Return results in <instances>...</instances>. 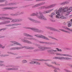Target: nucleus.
Wrapping results in <instances>:
<instances>
[{
	"mask_svg": "<svg viewBox=\"0 0 72 72\" xmlns=\"http://www.w3.org/2000/svg\"><path fill=\"white\" fill-rule=\"evenodd\" d=\"M23 48H25L26 49H34L33 47L24 46L23 47L12 48L10 49V50H19V49H23Z\"/></svg>",
	"mask_w": 72,
	"mask_h": 72,
	"instance_id": "1",
	"label": "nucleus"
},
{
	"mask_svg": "<svg viewBox=\"0 0 72 72\" xmlns=\"http://www.w3.org/2000/svg\"><path fill=\"white\" fill-rule=\"evenodd\" d=\"M38 15V14H36L35 13H33L31 15L32 16H35V15H37V17L39 18V19H42V20H44V19H45V17H44V15H42V14H41V13L40 12L39 14Z\"/></svg>",
	"mask_w": 72,
	"mask_h": 72,
	"instance_id": "2",
	"label": "nucleus"
},
{
	"mask_svg": "<svg viewBox=\"0 0 72 72\" xmlns=\"http://www.w3.org/2000/svg\"><path fill=\"white\" fill-rule=\"evenodd\" d=\"M53 59H59L62 60V59H66V60H71L72 58L68 57H55L53 58Z\"/></svg>",
	"mask_w": 72,
	"mask_h": 72,
	"instance_id": "3",
	"label": "nucleus"
},
{
	"mask_svg": "<svg viewBox=\"0 0 72 72\" xmlns=\"http://www.w3.org/2000/svg\"><path fill=\"white\" fill-rule=\"evenodd\" d=\"M56 55L57 56H66L69 57H72V56L67 54H62L59 53H56Z\"/></svg>",
	"mask_w": 72,
	"mask_h": 72,
	"instance_id": "4",
	"label": "nucleus"
},
{
	"mask_svg": "<svg viewBox=\"0 0 72 72\" xmlns=\"http://www.w3.org/2000/svg\"><path fill=\"white\" fill-rule=\"evenodd\" d=\"M63 7L62 8L60 7V8L58 10V11H57V10H56L55 12H56V13L58 15V16H60V13L63 11Z\"/></svg>",
	"mask_w": 72,
	"mask_h": 72,
	"instance_id": "5",
	"label": "nucleus"
},
{
	"mask_svg": "<svg viewBox=\"0 0 72 72\" xmlns=\"http://www.w3.org/2000/svg\"><path fill=\"white\" fill-rule=\"evenodd\" d=\"M57 50H54L53 49L47 51L48 52H50L51 54H53L54 55L55 54V53L54 52H57Z\"/></svg>",
	"mask_w": 72,
	"mask_h": 72,
	"instance_id": "6",
	"label": "nucleus"
},
{
	"mask_svg": "<svg viewBox=\"0 0 72 72\" xmlns=\"http://www.w3.org/2000/svg\"><path fill=\"white\" fill-rule=\"evenodd\" d=\"M46 28H47V29H49V30H53V31H57V32H60V31L58 30L51 27H46Z\"/></svg>",
	"mask_w": 72,
	"mask_h": 72,
	"instance_id": "7",
	"label": "nucleus"
},
{
	"mask_svg": "<svg viewBox=\"0 0 72 72\" xmlns=\"http://www.w3.org/2000/svg\"><path fill=\"white\" fill-rule=\"evenodd\" d=\"M57 5V4L55 3L54 4H52L49 6H46L45 9H49V8H52V7H54L55 6H56Z\"/></svg>",
	"mask_w": 72,
	"mask_h": 72,
	"instance_id": "8",
	"label": "nucleus"
},
{
	"mask_svg": "<svg viewBox=\"0 0 72 72\" xmlns=\"http://www.w3.org/2000/svg\"><path fill=\"white\" fill-rule=\"evenodd\" d=\"M30 29L32 30L33 31L37 32H42V31L40 30L34 28H30Z\"/></svg>",
	"mask_w": 72,
	"mask_h": 72,
	"instance_id": "9",
	"label": "nucleus"
},
{
	"mask_svg": "<svg viewBox=\"0 0 72 72\" xmlns=\"http://www.w3.org/2000/svg\"><path fill=\"white\" fill-rule=\"evenodd\" d=\"M10 42H11L12 43H13V44H12L11 45V46H13L14 45H15V44H16V45H20L21 46H22V45H21V44L18 43V42H17L15 41H11Z\"/></svg>",
	"mask_w": 72,
	"mask_h": 72,
	"instance_id": "10",
	"label": "nucleus"
},
{
	"mask_svg": "<svg viewBox=\"0 0 72 72\" xmlns=\"http://www.w3.org/2000/svg\"><path fill=\"white\" fill-rule=\"evenodd\" d=\"M0 19H2V20H4V19H10V20H13V19L11 18L10 17H0Z\"/></svg>",
	"mask_w": 72,
	"mask_h": 72,
	"instance_id": "11",
	"label": "nucleus"
},
{
	"mask_svg": "<svg viewBox=\"0 0 72 72\" xmlns=\"http://www.w3.org/2000/svg\"><path fill=\"white\" fill-rule=\"evenodd\" d=\"M56 17L57 18H60L61 19H66V17L64 16H61L60 14V16H58L56 15Z\"/></svg>",
	"mask_w": 72,
	"mask_h": 72,
	"instance_id": "12",
	"label": "nucleus"
},
{
	"mask_svg": "<svg viewBox=\"0 0 72 72\" xmlns=\"http://www.w3.org/2000/svg\"><path fill=\"white\" fill-rule=\"evenodd\" d=\"M21 40L23 42H26V43H27L28 44H32V42H30V41L27 40H25L23 39H21Z\"/></svg>",
	"mask_w": 72,
	"mask_h": 72,
	"instance_id": "13",
	"label": "nucleus"
},
{
	"mask_svg": "<svg viewBox=\"0 0 72 72\" xmlns=\"http://www.w3.org/2000/svg\"><path fill=\"white\" fill-rule=\"evenodd\" d=\"M62 12H68V7H66L63 9Z\"/></svg>",
	"mask_w": 72,
	"mask_h": 72,
	"instance_id": "14",
	"label": "nucleus"
},
{
	"mask_svg": "<svg viewBox=\"0 0 72 72\" xmlns=\"http://www.w3.org/2000/svg\"><path fill=\"white\" fill-rule=\"evenodd\" d=\"M22 21V19H15L13 20L11 22H20V21Z\"/></svg>",
	"mask_w": 72,
	"mask_h": 72,
	"instance_id": "15",
	"label": "nucleus"
},
{
	"mask_svg": "<svg viewBox=\"0 0 72 72\" xmlns=\"http://www.w3.org/2000/svg\"><path fill=\"white\" fill-rule=\"evenodd\" d=\"M14 8H16V7L14 8L13 7H8L3 8V10H6V9H14Z\"/></svg>",
	"mask_w": 72,
	"mask_h": 72,
	"instance_id": "16",
	"label": "nucleus"
},
{
	"mask_svg": "<svg viewBox=\"0 0 72 72\" xmlns=\"http://www.w3.org/2000/svg\"><path fill=\"white\" fill-rule=\"evenodd\" d=\"M35 36L38 37H39V38H42V39H45V36L41 35H35Z\"/></svg>",
	"mask_w": 72,
	"mask_h": 72,
	"instance_id": "17",
	"label": "nucleus"
},
{
	"mask_svg": "<svg viewBox=\"0 0 72 72\" xmlns=\"http://www.w3.org/2000/svg\"><path fill=\"white\" fill-rule=\"evenodd\" d=\"M28 19H29V20H30V21H32L33 22H34L35 23H40V22L39 21H37L35 20L30 17H28Z\"/></svg>",
	"mask_w": 72,
	"mask_h": 72,
	"instance_id": "18",
	"label": "nucleus"
},
{
	"mask_svg": "<svg viewBox=\"0 0 72 72\" xmlns=\"http://www.w3.org/2000/svg\"><path fill=\"white\" fill-rule=\"evenodd\" d=\"M69 3V1H66L65 2H63V3H61L59 4V5H64V4H68Z\"/></svg>",
	"mask_w": 72,
	"mask_h": 72,
	"instance_id": "19",
	"label": "nucleus"
},
{
	"mask_svg": "<svg viewBox=\"0 0 72 72\" xmlns=\"http://www.w3.org/2000/svg\"><path fill=\"white\" fill-rule=\"evenodd\" d=\"M59 30H60V31H62L63 32H66V33H71V32L68 31H66L64 30V29H59Z\"/></svg>",
	"mask_w": 72,
	"mask_h": 72,
	"instance_id": "20",
	"label": "nucleus"
},
{
	"mask_svg": "<svg viewBox=\"0 0 72 72\" xmlns=\"http://www.w3.org/2000/svg\"><path fill=\"white\" fill-rule=\"evenodd\" d=\"M55 15V13L53 12L52 13H51V15H50L49 16L50 18H51L52 19H53V17H54V15Z\"/></svg>",
	"mask_w": 72,
	"mask_h": 72,
	"instance_id": "21",
	"label": "nucleus"
},
{
	"mask_svg": "<svg viewBox=\"0 0 72 72\" xmlns=\"http://www.w3.org/2000/svg\"><path fill=\"white\" fill-rule=\"evenodd\" d=\"M25 39H27V40H35L36 39L34 38H24Z\"/></svg>",
	"mask_w": 72,
	"mask_h": 72,
	"instance_id": "22",
	"label": "nucleus"
},
{
	"mask_svg": "<svg viewBox=\"0 0 72 72\" xmlns=\"http://www.w3.org/2000/svg\"><path fill=\"white\" fill-rule=\"evenodd\" d=\"M38 48L40 49L41 50H42V51L45 50V48L43 47H38Z\"/></svg>",
	"mask_w": 72,
	"mask_h": 72,
	"instance_id": "23",
	"label": "nucleus"
},
{
	"mask_svg": "<svg viewBox=\"0 0 72 72\" xmlns=\"http://www.w3.org/2000/svg\"><path fill=\"white\" fill-rule=\"evenodd\" d=\"M72 11V7H70L69 9H68V12H67L68 13H69Z\"/></svg>",
	"mask_w": 72,
	"mask_h": 72,
	"instance_id": "24",
	"label": "nucleus"
},
{
	"mask_svg": "<svg viewBox=\"0 0 72 72\" xmlns=\"http://www.w3.org/2000/svg\"><path fill=\"white\" fill-rule=\"evenodd\" d=\"M18 68H8L7 70H17Z\"/></svg>",
	"mask_w": 72,
	"mask_h": 72,
	"instance_id": "25",
	"label": "nucleus"
},
{
	"mask_svg": "<svg viewBox=\"0 0 72 72\" xmlns=\"http://www.w3.org/2000/svg\"><path fill=\"white\" fill-rule=\"evenodd\" d=\"M48 37L50 38H51V39H53V40H56L57 41H58V39L53 37H51L50 36H48Z\"/></svg>",
	"mask_w": 72,
	"mask_h": 72,
	"instance_id": "26",
	"label": "nucleus"
},
{
	"mask_svg": "<svg viewBox=\"0 0 72 72\" xmlns=\"http://www.w3.org/2000/svg\"><path fill=\"white\" fill-rule=\"evenodd\" d=\"M62 28H64L65 30H68L69 31V30L70 29H69V28H68L67 27L63 26H62Z\"/></svg>",
	"mask_w": 72,
	"mask_h": 72,
	"instance_id": "27",
	"label": "nucleus"
},
{
	"mask_svg": "<svg viewBox=\"0 0 72 72\" xmlns=\"http://www.w3.org/2000/svg\"><path fill=\"white\" fill-rule=\"evenodd\" d=\"M10 21H5L4 22H2V24H6V23H10Z\"/></svg>",
	"mask_w": 72,
	"mask_h": 72,
	"instance_id": "28",
	"label": "nucleus"
},
{
	"mask_svg": "<svg viewBox=\"0 0 72 72\" xmlns=\"http://www.w3.org/2000/svg\"><path fill=\"white\" fill-rule=\"evenodd\" d=\"M24 36H30V37H33V36L29 35V34H28L26 33H24Z\"/></svg>",
	"mask_w": 72,
	"mask_h": 72,
	"instance_id": "29",
	"label": "nucleus"
},
{
	"mask_svg": "<svg viewBox=\"0 0 72 72\" xmlns=\"http://www.w3.org/2000/svg\"><path fill=\"white\" fill-rule=\"evenodd\" d=\"M45 64H46V65L48 66V67H52V68H54V66H53V65L49 64H48L47 63H45Z\"/></svg>",
	"mask_w": 72,
	"mask_h": 72,
	"instance_id": "30",
	"label": "nucleus"
},
{
	"mask_svg": "<svg viewBox=\"0 0 72 72\" xmlns=\"http://www.w3.org/2000/svg\"><path fill=\"white\" fill-rule=\"evenodd\" d=\"M53 43H51L50 42H46V45H53Z\"/></svg>",
	"mask_w": 72,
	"mask_h": 72,
	"instance_id": "31",
	"label": "nucleus"
},
{
	"mask_svg": "<svg viewBox=\"0 0 72 72\" xmlns=\"http://www.w3.org/2000/svg\"><path fill=\"white\" fill-rule=\"evenodd\" d=\"M53 10V9H52L51 10H48L47 11H46V13H50V12H51V11H52V10Z\"/></svg>",
	"mask_w": 72,
	"mask_h": 72,
	"instance_id": "32",
	"label": "nucleus"
},
{
	"mask_svg": "<svg viewBox=\"0 0 72 72\" xmlns=\"http://www.w3.org/2000/svg\"><path fill=\"white\" fill-rule=\"evenodd\" d=\"M35 60H37V61H40V62H41L42 61H44V60H44L42 59H36Z\"/></svg>",
	"mask_w": 72,
	"mask_h": 72,
	"instance_id": "33",
	"label": "nucleus"
},
{
	"mask_svg": "<svg viewBox=\"0 0 72 72\" xmlns=\"http://www.w3.org/2000/svg\"><path fill=\"white\" fill-rule=\"evenodd\" d=\"M40 5H41V4H38L34 6L33 8H35V7H37V6H40Z\"/></svg>",
	"mask_w": 72,
	"mask_h": 72,
	"instance_id": "34",
	"label": "nucleus"
},
{
	"mask_svg": "<svg viewBox=\"0 0 72 72\" xmlns=\"http://www.w3.org/2000/svg\"><path fill=\"white\" fill-rule=\"evenodd\" d=\"M35 64H37V65H40V63L37 62H35Z\"/></svg>",
	"mask_w": 72,
	"mask_h": 72,
	"instance_id": "35",
	"label": "nucleus"
},
{
	"mask_svg": "<svg viewBox=\"0 0 72 72\" xmlns=\"http://www.w3.org/2000/svg\"><path fill=\"white\" fill-rule=\"evenodd\" d=\"M30 64H35V61H33L32 62H30Z\"/></svg>",
	"mask_w": 72,
	"mask_h": 72,
	"instance_id": "36",
	"label": "nucleus"
},
{
	"mask_svg": "<svg viewBox=\"0 0 72 72\" xmlns=\"http://www.w3.org/2000/svg\"><path fill=\"white\" fill-rule=\"evenodd\" d=\"M45 49H51V47H45Z\"/></svg>",
	"mask_w": 72,
	"mask_h": 72,
	"instance_id": "37",
	"label": "nucleus"
},
{
	"mask_svg": "<svg viewBox=\"0 0 72 72\" xmlns=\"http://www.w3.org/2000/svg\"><path fill=\"white\" fill-rule=\"evenodd\" d=\"M56 49H57V51H62V50H61V49L59 50V49L58 48H56Z\"/></svg>",
	"mask_w": 72,
	"mask_h": 72,
	"instance_id": "38",
	"label": "nucleus"
},
{
	"mask_svg": "<svg viewBox=\"0 0 72 72\" xmlns=\"http://www.w3.org/2000/svg\"><path fill=\"white\" fill-rule=\"evenodd\" d=\"M0 48L4 49V48H5V47L4 46L3 47V46L1 45V44H0Z\"/></svg>",
	"mask_w": 72,
	"mask_h": 72,
	"instance_id": "39",
	"label": "nucleus"
},
{
	"mask_svg": "<svg viewBox=\"0 0 72 72\" xmlns=\"http://www.w3.org/2000/svg\"><path fill=\"white\" fill-rule=\"evenodd\" d=\"M22 62L23 63H25L27 62V61L25 60H24L22 61Z\"/></svg>",
	"mask_w": 72,
	"mask_h": 72,
	"instance_id": "40",
	"label": "nucleus"
},
{
	"mask_svg": "<svg viewBox=\"0 0 72 72\" xmlns=\"http://www.w3.org/2000/svg\"><path fill=\"white\" fill-rule=\"evenodd\" d=\"M5 1V0H0V3H3Z\"/></svg>",
	"mask_w": 72,
	"mask_h": 72,
	"instance_id": "41",
	"label": "nucleus"
},
{
	"mask_svg": "<svg viewBox=\"0 0 72 72\" xmlns=\"http://www.w3.org/2000/svg\"><path fill=\"white\" fill-rule=\"evenodd\" d=\"M71 26V24L70 23H69L68 24V27H70V26Z\"/></svg>",
	"mask_w": 72,
	"mask_h": 72,
	"instance_id": "42",
	"label": "nucleus"
},
{
	"mask_svg": "<svg viewBox=\"0 0 72 72\" xmlns=\"http://www.w3.org/2000/svg\"><path fill=\"white\" fill-rule=\"evenodd\" d=\"M53 68H54V69H56V70H59V68H55V67H53Z\"/></svg>",
	"mask_w": 72,
	"mask_h": 72,
	"instance_id": "43",
	"label": "nucleus"
},
{
	"mask_svg": "<svg viewBox=\"0 0 72 72\" xmlns=\"http://www.w3.org/2000/svg\"><path fill=\"white\" fill-rule=\"evenodd\" d=\"M6 28H3L2 29H0V31H1V30H3V31H4V30H6Z\"/></svg>",
	"mask_w": 72,
	"mask_h": 72,
	"instance_id": "44",
	"label": "nucleus"
},
{
	"mask_svg": "<svg viewBox=\"0 0 72 72\" xmlns=\"http://www.w3.org/2000/svg\"><path fill=\"white\" fill-rule=\"evenodd\" d=\"M5 6V5L4 4H0V6Z\"/></svg>",
	"mask_w": 72,
	"mask_h": 72,
	"instance_id": "45",
	"label": "nucleus"
},
{
	"mask_svg": "<svg viewBox=\"0 0 72 72\" xmlns=\"http://www.w3.org/2000/svg\"><path fill=\"white\" fill-rule=\"evenodd\" d=\"M52 64H56V62H51Z\"/></svg>",
	"mask_w": 72,
	"mask_h": 72,
	"instance_id": "46",
	"label": "nucleus"
},
{
	"mask_svg": "<svg viewBox=\"0 0 72 72\" xmlns=\"http://www.w3.org/2000/svg\"><path fill=\"white\" fill-rule=\"evenodd\" d=\"M2 15H3L4 16H6V15H8V14H3Z\"/></svg>",
	"mask_w": 72,
	"mask_h": 72,
	"instance_id": "47",
	"label": "nucleus"
},
{
	"mask_svg": "<svg viewBox=\"0 0 72 72\" xmlns=\"http://www.w3.org/2000/svg\"><path fill=\"white\" fill-rule=\"evenodd\" d=\"M22 13H20L19 12H18L17 13V15H21V14Z\"/></svg>",
	"mask_w": 72,
	"mask_h": 72,
	"instance_id": "48",
	"label": "nucleus"
},
{
	"mask_svg": "<svg viewBox=\"0 0 72 72\" xmlns=\"http://www.w3.org/2000/svg\"><path fill=\"white\" fill-rule=\"evenodd\" d=\"M13 26H17L18 25H19V24H14L12 25Z\"/></svg>",
	"mask_w": 72,
	"mask_h": 72,
	"instance_id": "49",
	"label": "nucleus"
},
{
	"mask_svg": "<svg viewBox=\"0 0 72 72\" xmlns=\"http://www.w3.org/2000/svg\"><path fill=\"white\" fill-rule=\"evenodd\" d=\"M45 39L47 40H49V39L47 37H45Z\"/></svg>",
	"mask_w": 72,
	"mask_h": 72,
	"instance_id": "50",
	"label": "nucleus"
},
{
	"mask_svg": "<svg viewBox=\"0 0 72 72\" xmlns=\"http://www.w3.org/2000/svg\"><path fill=\"white\" fill-rule=\"evenodd\" d=\"M55 65H56V66H60V64H57L56 63V64H55Z\"/></svg>",
	"mask_w": 72,
	"mask_h": 72,
	"instance_id": "51",
	"label": "nucleus"
},
{
	"mask_svg": "<svg viewBox=\"0 0 72 72\" xmlns=\"http://www.w3.org/2000/svg\"><path fill=\"white\" fill-rule=\"evenodd\" d=\"M51 21H52L53 22H54L55 21L54 20H51Z\"/></svg>",
	"mask_w": 72,
	"mask_h": 72,
	"instance_id": "52",
	"label": "nucleus"
},
{
	"mask_svg": "<svg viewBox=\"0 0 72 72\" xmlns=\"http://www.w3.org/2000/svg\"><path fill=\"white\" fill-rule=\"evenodd\" d=\"M9 5H13V3H10Z\"/></svg>",
	"mask_w": 72,
	"mask_h": 72,
	"instance_id": "53",
	"label": "nucleus"
},
{
	"mask_svg": "<svg viewBox=\"0 0 72 72\" xmlns=\"http://www.w3.org/2000/svg\"><path fill=\"white\" fill-rule=\"evenodd\" d=\"M39 42L40 43H41L42 44H44V42Z\"/></svg>",
	"mask_w": 72,
	"mask_h": 72,
	"instance_id": "54",
	"label": "nucleus"
},
{
	"mask_svg": "<svg viewBox=\"0 0 72 72\" xmlns=\"http://www.w3.org/2000/svg\"><path fill=\"white\" fill-rule=\"evenodd\" d=\"M54 71L55 72H57V70H56V69H55V70H54Z\"/></svg>",
	"mask_w": 72,
	"mask_h": 72,
	"instance_id": "55",
	"label": "nucleus"
},
{
	"mask_svg": "<svg viewBox=\"0 0 72 72\" xmlns=\"http://www.w3.org/2000/svg\"><path fill=\"white\" fill-rule=\"evenodd\" d=\"M49 60H49V59H47V60H45V61H49Z\"/></svg>",
	"mask_w": 72,
	"mask_h": 72,
	"instance_id": "56",
	"label": "nucleus"
},
{
	"mask_svg": "<svg viewBox=\"0 0 72 72\" xmlns=\"http://www.w3.org/2000/svg\"><path fill=\"white\" fill-rule=\"evenodd\" d=\"M66 50H70V49L69 48H66Z\"/></svg>",
	"mask_w": 72,
	"mask_h": 72,
	"instance_id": "57",
	"label": "nucleus"
},
{
	"mask_svg": "<svg viewBox=\"0 0 72 72\" xmlns=\"http://www.w3.org/2000/svg\"><path fill=\"white\" fill-rule=\"evenodd\" d=\"M3 62H4V61H0V63H3Z\"/></svg>",
	"mask_w": 72,
	"mask_h": 72,
	"instance_id": "58",
	"label": "nucleus"
},
{
	"mask_svg": "<svg viewBox=\"0 0 72 72\" xmlns=\"http://www.w3.org/2000/svg\"><path fill=\"white\" fill-rule=\"evenodd\" d=\"M69 31H71V32H72V29H70L69 30Z\"/></svg>",
	"mask_w": 72,
	"mask_h": 72,
	"instance_id": "59",
	"label": "nucleus"
},
{
	"mask_svg": "<svg viewBox=\"0 0 72 72\" xmlns=\"http://www.w3.org/2000/svg\"><path fill=\"white\" fill-rule=\"evenodd\" d=\"M5 56H8V55H3V57H5Z\"/></svg>",
	"mask_w": 72,
	"mask_h": 72,
	"instance_id": "60",
	"label": "nucleus"
},
{
	"mask_svg": "<svg viewBox=\"0 0 72 72\" xmlns=\"http://www.w3.org/2000/svg\"><path fill=\"white\" fill-rule=\"evenodd\" d=\"M2 37H4L3 36H0V38H2Z\"/></svg>",
	"mask_w": 72,
	"mask_h": 72,
	"instance_id": "61",
	"label": "nucleus"
},
{
	"mask_svg": "<svg viewBox=\"0 0 72 72\" xmlns=\"http://www.w3.org/2000/svg\"><path fill=\"white\" fill-rule=\"evenodd\" d=\"M10 54H13L14 55V53H10Z\"/></svg>",
	"mask_w": 72,
	"mask_h": 72,
	"instance_id": "62",
	"label": "nucleus"
},
{
	"mask_svg": "<svg viewBox=\"0 0 72 72\" xmlns=\"http://www.w3.org/2000/svg\"><path fill=\"white\" fill-rule=\"evenodd\" d=\"M53 33L51 32L50 33V34H53Z\"/></svg>",
	"mask_w": 72,
	"mask_h": 72,
	"instance_id": "63",
	"label": "nucleus"
},
{
	"mask_svg": "<svg viewBox=\"0 0 72 72\" xmlns=\"http://www.w3.org/2000/svg\"><path fill=\"white\" fill-rule=\"evenodd\" d=\"M0 65L1 66H3V64L2 63L0 64Z\"/></svg>",
	"mask_w": 72,
	"mask_h": 72,
	"instance_id": "64",
	"label": "nucleus"
}]
</instances>
